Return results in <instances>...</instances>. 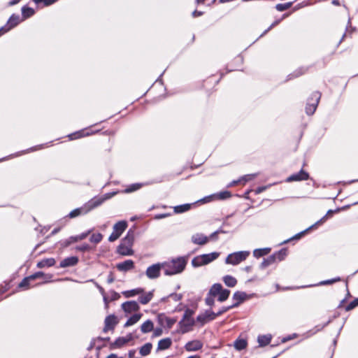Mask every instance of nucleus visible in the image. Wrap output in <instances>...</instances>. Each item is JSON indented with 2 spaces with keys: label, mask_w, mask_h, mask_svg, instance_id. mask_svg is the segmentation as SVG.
Segmentation results:
<instances>
[{
  "label": "nucleus",
  "mask_w": 358,
  "mask_h": 358,
  "mask_svg": "<svg viewBox=\"0 0 358 358\" xmlns=\"http://www.w3.org/2000/svg\"><path fill=\"white\" fill-rule=\"evenodd\" d=\"M258 343L259 346L264 347L268 345L271 341V335H262L258 336Z\"/></svg>",
  "instance_id": "obj_35"
},
{
  "label": "nucleus",
  "mask_w": 358,
  "mask_h": 358,
  "mask_svg": "<svg viewBox=\"0 0 358 358\" xmlns=\"http://www.w3.org/2000/svg\"><path fill=\"white\" fill-rule=\"evenodd\" d=\"M142 314L141 313H136L134 315H133L131 317H130L127 321L126 322V323L124 324V327H129V326H131L134 324H136V322H138L139 321V320L142 317Z\"/></svg>",
  "instance_id": "obj_34"
},
{
  "label": "nucleus",
  "mask_w": 358,
  "mask_h": 358,
  "mask_svg": "<svg viewBox=\"0 0 358 358\" xmlns=\"http://www.w3.org/2000/svg\"><path fill=\"white\" fill-rule=\"evenodd\" d=\"M105 327L103 328V331L107 332L109 330H112L115 328V325L117 324V317L114 315H108L106 317L104 321Z\"/></svg>",
  "instance_id": "obj_16"
},
{
  "label": "nucleus",
  "mask_w": 358,
  "mask_h": 358,
  "mask_svg": "<svg viewBox=\"0 0 358 358\" xmlns=\"http://www.w3.org/2000/svg\"><path fill=\"white\" fill-rule=\"evenodd\" d=\"M247 294L243 292H236L233 295V299L236 302L231 305L232 308L238 306L241 303L245 300Z\"/></svg>",
  "instance_id": "obj_24"
},
{
  "label": "nucleus",
  "mask_w": 358,
  "mask_h": 358,
  "mask_svg": "<svg viewBox=\"0 0 358 358\" xmlns=\"http://www.w3.org/2000/svg\"><path fill=\"white\" fill-rule=\"evenodd\" d=\"M320 97L321 94L319 92H315L312 94L306 107V112L308 115H313L315 113Z\"/></svg>",
  "instance_id": "obj_8"
},
{
  "label": "nucleus",
  "mask_w": 358,
  "mask_h": 358,
  "mask_svg": "<svg viewBox=\"0 0 358 358\" xmlns=\"http://www.w3.org/2000/svg\"><path fill=\"white\" fill-rule=\"evenodd\" d=\"M89 234V232L83 233L76 236H71L63 243L64 247H67L73 243H76L85 239Z\"/></svg>",
  "instance_id": "obj_20"
},
{
  "label": "nucleus",
  "mask_w": 358,
  "mask_h": 358,
  "mask_svg": "<svg viewBox=\"0 0 358 358\" xmlns=\"http://www.w3.org/2000/svg\"><path fill=\"white\" fill-rule=\"evenodd\" d=\"M35 3L39 4L43 3L45 6H49L54 3H55L57 0H32Z\"/></svg>",
  "instance_id": "obj_48"
},
{
  "label": "nucleus",
  "mask_w": 358,
  "mask_h": 358,
  "mask_svg": "<svg viewBox=\"0 0 358 358\" xmlns=\"http://www.w3.org/2000/svg\"><path fill=\"white\" fill-rule=\"evenodd\" d=\"M133 339L131 334H128L126 336L117 338L113 343L110 345L111 349L120 348L128 343Z\"/></svg>",
  "instance_id": "obj_11"
},
{
  "label": "nucleus",
  "mask_w": 358,
  "mask_h": 358,
  "mask_svg": "<svg viewBox=\"0 0 358 358\" xmlns=\"http://www.w3.org/2000/svg\"><path fill=\"white\" fill-rule=\"evenodd\" d=\"M270 251L271 249L268 248L256 249L254 250L253 255L255 257L259 258L268 255L270 252Z\"/></svg>",
  "instance_id": "obj_37"
},
{
  "label": "nucleus",
  "mask_w": 358,
  "mask_h": 358,
  "mask_svg": "<svg viewBox=\"0 0 358 358\" xmlns=\"http://www.w3.org/2000/svg\"><path fill=\"white\" fill-rule=\"evenodd\" d=\"M20 22V17L17 15H12L8 19L7 24L1 28V30L3 34L6 33L15 26H17Z\"/></svg>",
  "instance_id": "obj_12"
},
{
  "label": "nucleus",
  "mask_w": 358,
  "mask_h": 358,
  "mask_svg": "<svg viewBox=\"0 0 358 358\" xmlns=\"http://www.w3.org/2000/svg\"><path fill=\"white\" fill-rule=\"evenodd\" d=\"M341 280V278L340 277H337V278H332V279H330V280H327L322 281V282H320L319 285H331L333 283L339 282Z\"/></svg>",
  "instance_id": "obj_47"
},
{
  "label": "nucleus",
  "mask_w": 358,
  "mask_h": 358,
  "mask_svg": "<svg viewBox=\"0 0 358 358\" xmlns=\"http://www.w3.org/2000/svg\"><path fill=\"white\" fill-rule=\"evenodd\" d=\"M309 178V175L303 170H301L299 173L291 175L287 179V182L306 180Z\"/></svg>",
  "instance_id": "obj_17"
},
{
  "label": "nucleus",
  "mask_w": 358,
  "mask_h": 358,
  "mask_svg": "<svg viewBox=\"0 0 358 358\" xmlns=\"http://www.w3.org/2000/svg\"><path fill=\"white\" fill-rule=\"evenodd\" d=\"M152 348V344L151 343H146L139 348V353L141 356H148L150 354Z\"/></svg>",
  "instance_id": "obj_32"
},
{
  "label": "nucleus",
  "mask_w": 358,
  "mask_h": 358,
  "mask_svg": "<svg viewBox=\"0 0 358 358\" xmlns=\"http://www.w3.org/2000/svg\"><path fill=\"white\" fill-rule=\"evenodd\" d=\"M33 280L31 278H29V276L24 278L18 285V287L22 289H28L30 286V282Z\"/></svg>",
  "instance_id": "obj_41"
},
{
  "label": "nucleus",
  "mask_w": 358,
  "mask_h": 358,
  "mask_svg": "<svg viewBox=\"0 0 358 358\" xmlns=\"http://www.w3.org/2000/svg\"><path fill=\"white\" fill-rule=\"evenodd\" d=\"M122 310L127 313L136 312L140 309L138 303L135 301H129L122 304Z\"/></svg>",
  "instance_id": "obj_15"
},
{
  "label": "nucleus",
  "mask_w": 358,
  "mask_h": 358,
  "mask_svg": "<svg viewBox=\"0 0 358 358\" xmlns=\"http://www.w3.org/2000/svg\"><path fill=\"white\" fill-rule=\"evenodd\" d=\"M194 314V311L189 308L185 310L182 318L178 323L180 333L186 334L192 329L195 323L193 318Z\"/></svg>",
  "instance_id": "obj_4"
},
{
  "label": "nucleus",
  "mask_w": 358,
  "mask_h": 358,
  "mask_svg": "<svg viewBox=\"0 0 358 358\" xmlns=\"http://www.w3.org/2000/svg\"><path fill=\"white\" fill-rule=\"evenodd\" d=\"M143 292H144V289L143 288L139 287V288H136V289H133L131 290L124 291L122 292V294L126 298H130V297L135 296L136 295L141 294Z\"/></svg>",
  "instance_id": "obj_30"
},
{
  "label": "nucleus",
  "mask_w": 358,
  "mask_h": 358,
  "mask_svg": "<svg viewBox=\"0 0 358 358\" xmlns=\"http://www.w3.org/2000/svg\"><path fill=\"white\" fill-rule=\"evenodd\" d=\"M192 205L193 204L185 203V204L176 206L173 207V211L176 214L182 213L189 210L191 209V207Z\"/></svg>",
  "instance_id": "obj_31"
},
{
  "label": "nucleus",
  "mask_w": 358,
  "mask_h": 358,
  "mask_svg": "<svg viewBox=\"0 0 358 358\" xmlns=\"http://www.w3.org/2000/svg\"><path fill=\"white\" fill-rule=\"evenodd\" d=\"M55 259L54 258L43 259L38 262L37 264L38 268L50 267L55 264Z\"/></svg>",
  "instance_id": "obj_29"
},
{
  "label": "nucleus",
  "mask_w": 358,
  "mask_h": 358,
  "mask_svg": "<svg viewBox=\"0 0 358 358\" xmlns=\"http://www.w3.org/2000/svg\"><path fill=\"white\" fill-rule=\"evenodd\" d=\"M161 269H162V264H152L147 268L145 274L148 278L155 279L160 275Z\"/></svg>",
  "instance_id": "obj_10"
},
{
  "label": "nucleus",
  "mask_w": 358,
  "mask_h": 358,
  "mask_svg": "<svg viewBox=\"0 0 358 358\" xmlns=\"http://www.w3.org/2000/svg\"><path fill=\"white\" fill-rule=\"evenodd\" d=\"M223 281L225 285L229 287H234L237 283L236 279L231 275L224 276Z\"/></svg>",
  "instance_id": "obj_38"
},
{
  "label": "nucleus",
  "mask_w": 358,
  "mask_h": 358,
  "mask_svg": "<svg viewBox=\"0 0 358 358\" xmlns=\"http://www.w3.org/2000/svg\"><path fill=\"white\" fill-rule=\"evenodd\" d=\"M213 196L216 197L217 199L222 200L231 197V193L229 191H224L221 192L219 194L214 195Z\"/></svg>",
  "instance_id": "obj_45"
},
{
  "label": "nucleus",
  "mask_w": 358,
  "mask_h": 358,
  "mask_svg": "<svg viewBox=\"0 0 358 358\" xmlns=\"http://www.w3.org/2000/svg\"><path fill=\"white\" fill-rule=\"evenodd\" d=\"M332 3L334 5H336V6H339L340 5V1H339V0H333L332 1Z\"/></svg>",
  "instance_id": "obj_63"
},
{
  "label": "nucleus",
  "mask_w": 358,
  "mask_h": 358,
  "mask_svg": "<svg viewBox=\"0 0 358 358\" xmlns=\"http://www.w3.org/2000/svg\"><path fill=\"white\" fill-rule=\"evenodd\" d=\"M229 294L230 291L229 289H223L221 284L216 283L210 287L205 299V302L206 305L213 306L215 303V297L217 296V300L223 302L229 298Z\"/></svg>",
  "instance_id": "obj_2"
},
{
  "label": "nucleus",
  "mask_w": 358,
  "mask_h": 358,
  "mask_svg": "<svg viewBox=\"0 0 358 358\" xmlns=\"http://www.w3.org/2000/svg\"><path fill=\"white\" fill-rule=\"evenodd\" d=\"M203 14V12L202 11H199V10H195L193 13H192V17H199V16H201Z\"/></svg>",
  "instance_id": "obj_57"
},
{
  "label": "nucleus",
  "mask_w": 358,
  "mask_h": 358,
  "mask_svg": "<svg viewBox=\"0 0 358 358\" xmlns=\"http://www.w3.org/2000/svg\"><path fill=\"white\" fill-rule=\"evenodd\" d=\"M257 176V174H248L245 175L242 178V180H244V182H248L249 180H251L254 179Z\"/></svg>",
  "instance_id": "obj_53"
},
{
  "label": "nucleus",
  "mask_w": 358,
  "mask_h": 358,
  "mask_svg": "<svg viewBox=\"0 0 358 358\" xmlns=\"http://www.w3.org/2000/svg\"><path fill=\"white\" fill-rule=\"evenodd\" d=\"M153 292H148L145 294H140V296L138 297V301L143 304L145 305L148 304L153 298Z\"/></svg>",
  "instance_id": "obj_27"
},
{
  "label": "nucleus",
  "mask_w": 358,
  "mask_h": 358,
  "mask_svg": "<svg viewBox=\"0 0 358 358\" xmlns=\"http://www.w3.org/2000/svg\"><path fill=\"white\" fill-rule=\"evenodd\" d=\"M153 336H159L162 334V328H156L155 329H153Z\"/></svg>",
  "instance_id": "obj_56"
},
{
  "label": "nucleus",
  "mask_w": 358,
  "mask_h": 358,
  "mask_svg": "<svg viewBox=\"0 0 358 358\" xmlns=\"http://www.w3.org/2000/svg\"><path fill=\"white\" fill-rule=\"evenodd\" d=\"M159 324L164 327L171 329L173 325L176 322V320L166 317L164 314H159L157 316Z\"/></svg>",
  "instance_id": "obj_13"
},
{
  "label": "nucleus",
  "mask_w": 358,
  "mask_h": 358,
  "mask_svg": "<svg viewBox=\"0 0 358 358\" xmlns=\"http://www.w3.org/2000/svg\"><path fill=\"white\" fill-rule=\"evenodd\" d=\"M78 262V258L76 256L69 257L61 261L59 264L60 268H66L76 266Z\"/></svg>",
  "instance_id": "obj_19"
},
{
  "label": "nucleus",
  "mask_w": 358,
  "mask_h": 358,
  "mask_svg": "<svg viewBox=\"0 0 358 358\" xmlns=\"http://www.w3.org/2000/svg\"><path fill=\"white\" fill-rule=\"evenodd\" d=\"M187 259L180 257L171 261L162 263V269L166 275H173L182 273L185 268Z\"/></svg>",
  "instance_id": "obj_1"
},
{
  "label": "nucleus",
  "mask_w": 358,
  "mask_h": 358,
  "mask_svg": "<svg viewBox=\"0 0 358 358\" xmlns=\"http://www.w3.org/2000/svg\"><path fill=\"white\" fill-rule=\"evenodd\" d=\"M95 133H96V131L90 133V132H85V130H80V131H76V132L69 134V138L70 140H76V139L80 138L82 137L88 136L94 134Z\"/></svg>",
  "instance_id": "obj_25"
},
{
  "label": "nucleus",
  "mask_w": 358,
  "mask_h": 358,
  "mask_svg": "<svg viewBox=\"0 0 358 358\" xmlns=\"http://www.w3.org/2000/svg\"><path fill=\"white\" fill-rule=\"evenodd\" d=\"M275 256V259L282 261L287 255V251L284 249L280 250L279 252L273 254Z\"/></svg>",
  "instance_id": "obj_46"
},
{
  "label": "nucleus",
  "mask_w": 358,
  "mask_h": 358,
  "mask_svg": "<svg viewBox=\"0 0 358 358\" xmlns=\"http://www.w3.org/2000/svg\"><path fill=\"white\" fill-rule=\"evenodd\" d=\"M154 329V324L150 320L144 322L141 326V331L143 334H147Z\"/></svg>",
  "instance_id": "obj_28"
},
{
  "label": "nucleus",
  "mask_w": 358,
  "mask_h": 358,
  "mask_svg": "<svg viewBox=\"0 0 358 358\" xmlns=\"http://www.w3.org/2000/svg\"><path fill=\"white\" fill-rule=\"evenodd\" d=\"M231 308H232L231 306H227V307H222L220 310H219L217 313H215L216 317L217 316H220V315H222L223 313H226L227 311H228Z\"/></svg>",
  "instance_id": "obj_50"
},
{
  "label": "nucleus",
  "mask_w": 358,
  "mask_h": 358,
  "mask_svg": "<svg viewBox=\"0 0 358 358\" xmlns=\"http://www.w3.org/2000/svg\"><path fill=\"white\" fill-rule=\"evenodd\" d=\"M248 343L245 339H237L234 342V348L238 350H244L247 347Z\"/></svg>",
  "instance_id": "obj_39"
},
{
  "label": "nucleus",
  "mask_w": 358,
  "mask_h": 358,
  "mask_svg": "<svg viewBox=\"0 0 358 358\" xmlns=\"http://www.w3.org/2000/svg\"><path fill=\"white\" fill-rule=\"evenodd\" d=\"M134 267V262L131 259L126 260L117 264V268L120 271H127Z\"/></svg>",
  "instance_id": "obj_23"
},
{
  "label": "nucleus",
  "mask_w": 358,
  "mask_h": 358,
  "mask_svg": "<svg viewBox=\"0 0 358 358\" xmlns=\"http://www.w3.org/2000/svg\"><path fill=\"white\" fill-rule=\"evenodd\" d=\"M134 241V232L129 229L127 236L122 240L117 247V252L122 255H131L133 254L132 245Z\"/></svg>",
  "instance_id": "obj_3"
},
{
  "label": "nucleus",
  "mask_w": 358,
  "mask_h": 358,
  "mask_svg": "<svg viewBox=\"0 0 358 358\" xmlns=\"http://www.w3.org/2000/svg\"><path fill=\"white\" fill-rule=\"evenodd\" d=\"M308 2H306V1H303V2H301V3H299L296 4V5L293 8V10H294V11L298 10H299V9H301V8H303V7H305V6H308Z\"/></svg>",
  "instance_id": "obj_51"
},
{
  "label": "nucleus",
  "mask_w": 358,
  "mask_h": 358,
  "mask_svg": "<svg viewBox=\"0 0 358 358\" xmlns=\"http://www.w3.org/2000/svg\"><path fill=\"white\" fill-rule=\"evenodd\" d=\"M83 213V208H76V209H74L72 211H71L69 213V214L68 215V217L69 218H74V217H76L80 215Z\"/></svg>",
  "instance_id": "obj_44"
},
{
  "label": "nucleus",
  "mask_w": 358,
  "mask_h": 358,
  "mask_svg": "<svg viewBox=\"0 0 358 358\" xmlns=\"http://www.w3.org/2000/svg\"><path fill=\"white\" fill-rule=\"evenodd\" d=\"M141 187V185L139 184H134L129 188L127 189V192H131L138 189Z\"/></svg>",
  "instance_id": "obj_54"
},
{
  "label": "nucleus",
  "mask_w": 358,
  "mask_h": 358,
  "mask_svg": "<svg viewBox=\"0 0 358 358\" xmlns=\"http://www.w3.org/2000/svg\"><path fill=\"white\" fill-rule=\"evenodd\" d=\"M20 0H11L8 3V6H14L20 2Z\"/></svg>",
  "instance_id": "obj_60"
},
{
  "label": "nucleus",
  "mask_w": 358,
  "mask_h": 358,
  "mask_svg": "<svg viewBox=\"0 0 358 358\" xmlns=\"http://www.w3.org/2000/svg\"><path fill=\"white\" fill-rule=\"evenodd\" d=\"M103 235L100 233L93 234L90 237V241L94 243H99L101 241Z\"/></svg>",
  "instance_id": "obj_43"
},
{
  "label": "nucleus",
  "mask_w": 358,
  "mask_h": 358,
  "mask_svg": "<svg viewBox=\"0 0 358 358\" xmlns=\"http://www.w3.org/2000/svg\"><path fill=\"white\" fill-rule=\"evenodd\" d=\"M333 213V210H330L327 212V215L325 216H324L323 217H322L319 221H317L315 224L312 225L311 227H310L308 229L304 230L303 231H301L300 233H299L298 234H296V236H294L292 239H299L303 235H304L307 231H308L310 229H312L313 228L315 225H319V224H323L326 220H327V216L329 214H331Z\"/></svg>",
  "instance_id": "obj_22"
},
{
  "label": "nucleus",
  "mask_w": 358,
  "mask_h": 358,
  "mask_svg": "<svg viewBox=\"0 0 358 358\" xmlns=\"http://www.w3.org/2000/svg\"><path fill=\"white\" fill-rule=\"evenodd\" d=\"M106 358H117V356L115 354H111L108 355Z\"/></svg>",
  "instance_id": "obj_64"
},
{
  "label": "nucleus",
  "mask_w": 358,
  "mask_h": 358,
  "mask_svg": "<svg viewBox=\"0 0 358 358\" xmlns=\"http://www.w3.org/2000/svg\"><path fill=\"white\" fill-rule=\"evenodd\" d=\"M219 255L220 253L216 252L198 255L192 260V264L194 267L201 266L214 261Z\"/></svg>",
  "instance_id": "obj_5"
},
{
  "label": "nucleus",
  "mask_w": 358,
  "mask_h": 358,
  "mask_svg": "<svg viewBox=\"0 0 358 358\" xmlns=\"http://www.w3.org/2000/svg\"><path fill=\"white\" fill-rule=\"evenodd\" d=\"M171 344L172 341L171 338H166L162 339L158 342L157 350L159 351L166 350L171 347Z\"/></svg>",
  "instance_id": "obj_26"
},
{
  "label": "nucleus",
  "mask_w": 358,
  "mask_h": 358,
  "mask_svg": "<svg viewBox=\"0 0 358 358\" xmlns=\"http://www.w3.org/2000/svg\"><path fill=\"white\" fill-rule=\"evenodd\" d=\"M168 297L172 299L175 301H179L182 299V294H171Z\"/></svg>",
  "instance_id": "obj_52"
},
{
  "label": "nucleus",
  "mask_w": 358,
  "mask_h": 358,
  "mask_svg": "<svg viewBox=\"0 0 358 358\" xmlns=\"http://www.w3.org/2000/svg\"><path fill=\"white\" fill-rule=\"evenodd\" d=\"M215 318V313L211 310H206L204 313L198 315L196 320L203 325L206 322L214 320Z\"/></svg>",
  "instance_id": "obj_14"
},
{
  "label": "nucleus",
  "mask_w": 358,
  "mask_h": 358,
  "mask_svg": "<svg viewBox=\"0 0 358 358\" xmlns=\"http://www.w3.org/2000/svg\"><path fill=\"white\" fill-rule=\"evenodd\" d=\"M208 241L209 238L202 234H196L192 236V241L194 244L203 245L207 243Z\"/></svg>",
  "instance_id": "obj_21"
},
{
  "label": "nucleus",
  "mask_w": 358,
  "mask_h": 358,
  "mask_svg": "<svg viewBox=\"0 0 358 358\" xmlns=\"http://www.w3.org/2000/svg\"><path fill=\"white\" fill-rule=\"evenodd\" d=\"M90 248V245L88 244H83L80 246H78L76 248V249L79 251L85 252L89 250Z\"/></svg>",
  "instance_id": "obj_55"
},
{
  "label": "nucleus",
  "mask_w": 358,
  "mask_h": 358,
  "mask_svg": "<svg viewBox=\"0 0 358 358\" xmlns=\"http://www.w3.org/2000/svg\"><path fill=\"white\" fill-rule=\"evenodd\" d=\"M128 224L124 220L119 221L113 226V231L108 238L110 242H113L118 239L124 231L127 229Z\"/></svg>",
  "instance_id": "obj_7"
},
{
  "label": "nucleus",
  "mask_w": 358,
  "mask_h": 358,
  "mask_svg": "<svg viewBox=\"0 0 358 358\" xmlns=\"http://www.w3.org/2000/svg\"><path fill=\"white\" fill-rule=\"evenodd\" d=\"M52 275L51 274H45L41 271H38L29 275V278H31L33 280L37 278H43L46 280V282H48L52 278Z\"/></svg>",
  "instance_id": "obj_33"
},
{
  "label": "nucleus",
  "mask_w": 358,
  "mask_h": 358,
  "mask_svg": "<svg viewBox=\"0 0 358 358\" xmlns=\"http://www.w3.org/2000/svg\"><path fill=\"white\" fill-rule=\"evenodd\" d=\"M252 266H247L243 269L245 272L249 273L252 271Z\"/></svg>",
  "instance_id": "obj_61"
},
{
  "label": "nucleus",
  "mask_w": 358,
  "mask_h": 358,
  "mask_svg": "<svg viewBox=\"0 0 358 358\" xmlns=\"http://www.w3.org/2000/svg\"><path fill=\"white\" fill-rule=\"evenodd\" d=\"M276 261L275 256L273 255H270L266 259H264L263 262L260 264V268L264 269L266 268L267 266L271 265L272 264L275 263Z\"/></svg>",
  "instance_id": "obj_36"
},
{
  "label": "nucleus",
  "mask_w": 358,
  "mask_h": 358,
  "mask_svg": "<svg viewBox=\"0 0 358 358\" xmlns=\"http://www.w3.org/2000/svg\"><path fill=\"white\" fill-rule=\"evenodd\" d=\"M250 255L248 251H240L229 254L225 260L226 264L237 265L241 262L245 261L247 257Z\"/></svg>",
  "instance_id": "obj_6"
},
{
  "label": "nucleus",
  "mask_w": 358,
  "mask_h": 358,
  "mask_svg": "<svg viewBox=\"0 0 358 358\" xmlns=\"http://www.w3.org/2000/svg\"><path fill=\"white\" fill-rule=\"evenodd\" d=\"M169 215V214H166V213H164V214H158V215H156L155 218V219H162V218H165L166 217H168Z\"/></svg>",
  "instance_id": "obj_58"
},
{
  "label": "nucleus",
  "mask_w": 358,
  "mask_h": 358,
  "mask_svg": "<svg viewBox=\"0 0 358 358\" xmlns=\"http://www.w3.org/2000/svg\"><path fill=\"white\" fill-rule=\"evenodd\" d=\"M34 10L31 8L24 6L22 8V14L24 19L32 16L34 14Z\"/></svg>",
  "instance_id": "obj_40"
},
{
  "label": "nucleus",
  "mask_w": 358,
  "mask_h": 358,
  "mask_svg": "<svg viewBox=\"0 0 358 358\" xmlns=\"http://www.w3.org/2000/svg\"><path fill=\"white\" fill-rule=\"evenodd\" d=\"M218 233H219V231H215L214 233H213V234L210 236V237H208V238H209V239H210V238H216V236H217V234Z\"/></svg>",
  "instance_id": "obj_62"
},
{
  "label": "nucleus",
  "mask_w": 358,
  "mask_h": 358,
  "mask_svg": "<svg viewBox=\"0 0 358 358\" xmlns=\"http://www.w3.org/2000/svg\"><path fill=\"white\" fill-rule=\"evenodd\" d=\"M203 343L199 340L189 341L185 345V349L187 352L197 351L202 348Z\"/></svg>",
  "instance_id": "obj_18"
},
{
  "label": "nucleus",
  "mask_w": 358,
  "mask_h": 358,
  "mask_svg": "<svg viewBox=\"0 0 358 358\" xmlns=\"http://www.w3.org/2000/svg\"><path fill=\"white\" fill-rule=\"evenodd\" d=\"M115 194V192L107 193L101 196H96L92 199L87 203L89 209H93L101 205L105 201L110 199Z\"/></svg>",
  "instance_id": "obj_9"
},
{
  "label": "nucleus",
  "mask_w": 358,
  "mask_h": 358,
  "mask_svg": "<svg viewBox=\"0 0 358 358\" xmlns=\"http://www.w3.org/2000/svg\"><path fill=\"white\" fill-rule=\"evenodd\" d=\"M358 306V299H355L354 301H351L347 306H346V310H350L353 308H355L356 306Z\"/></svg>",
  "instance_id": "obj_49"
},
{
  "label": "nucleus",
  "mask_w": 358,
  "mask_h": 358,
  "mask_svg": "<svg viewBox=\"0 0 358 358\" xmlns=\"http://www.w3.org/2000/svg\"><path fill=\"white\" fill-rule=\"evenodd\" d=\"M114 280L115 279H114L113 274L112 273H110L108 277V280H107L108 283L110 284V283L113 282Z\"/></svg>",
  "instance_id": "obj_59"
},
{
  "label": "nucleus",
  "mask_w": 358,
  "mask_h": 358,
  "mask_svg": "<svg viewBox=\"0 0 358 358\" xmlns=\"http://www.w3.org/2000/svg\"><path fill=\"white\" fill-rule=\"evenodd\" d=\"M292 5V2H287L285 3H278L275 6V8L278 11H284L289 8Z\"/></svg>",
  "instance_id": "obj_42"
}]
</instances>
